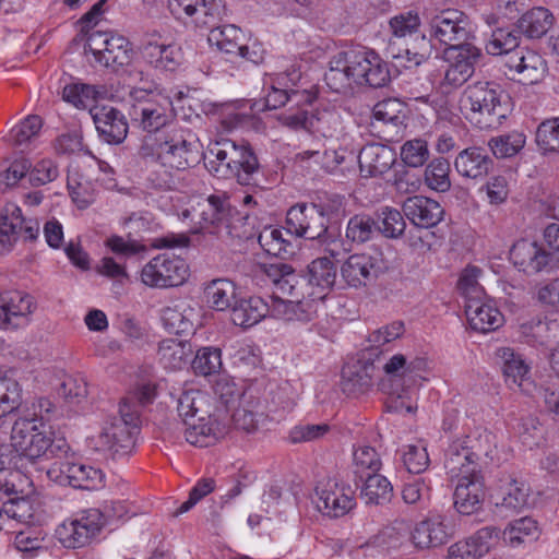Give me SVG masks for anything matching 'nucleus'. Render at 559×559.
I'll return each instance as SVG.
<instances>
[{
    "label": "nucleus",
    "instance_id": "f257e3e1",
    "mask_svg": "<svg viewBox=\"0 0 559 559\" xmlns=\"http://www.w3.org/2000/svg\"><path fill=\"white\" fill-rule=\"evenodd\" d=\"M55 404L47 397H39L31 412L20 416L12 425L10 441L21 462L36 464L57 452H66L64 440H55V431L49 424Z\"/></svg>",
    "mask_w": 559,
    "mask_h": 559
},
{
    "label": "nucleus",
    "instance_id": "f03ea898",
    "mask_svg": "<svg viewBox=\"0 0 559 559\" xmlns=\"http://www.w3.org/2000/svg\"><path fill=\"white\" fill-rule=\"evenodd\" d=\"M324 80L333 92L345 93L355 85L384 86L390 80V72L386 62L376 51L353 47L332 56Z\"/></svg>",
    "mask_w": 559,
    "mask_h": 559
},
{
    "label": "nucleus",
    "instance_id": "7ed1b4c3",
    "mask_svg": "<svg viewBox=\"0 0 559 559\" xmlns=\"http://www.w3.org/2000/svg\"><path fill=\"white\" fill-rule=\"evenodd\" d=\"M259 272L284 296L322 300L336 281V266L328 257L312 260L301 276L285 263L262 264Z\"/></svg>",
    "mask_w": 559,
    "mask_h": 559
},
{
    "label": "nucleus",
    "instance_id": "20e7f679",
    "mask_svg": "<svg viewBox=\"0 0 559 559\" xmlns=\"http://www.w3.org/2000/svg\"><path fill=\"white\" fill-rule=\"evenodd\" d=\"M141 157L164 169L168 177L174 170H185L198 164L201 153L194 134L179 127L164 129L145 138Z\"/></svg>",
    "mask_w": 559,
    "mask_h": 559
},
{
    "label": "nucleus",
    "instance_id": "39448f33",
    "mask_svg": "<svg viewBox=\"0 0 559 559\" xmlns=\"http://www.w3.org/2000/svg\"><path fill=\"white\" fill-rule=\"evenodd\" d=\"M459 110L480 130L497 129L511 114V98L498 84L478 81L463 90L459 98Z\"/></svg>",
    "mask_w": 559,
    "mask_h": 559
},
{
    "label": "nucleus",
    "instance_id": "423d86ee",
    "mask_svg": "<svg viewBox=\"0 0 559 559\" xmlns=\"http://www.w3.org/2000/svg\"><path fill=\"white\" fill-rule=\"evenodd\" d=\"M174 210L178 218L186 223L193 234L216 233L228 228L235 212L229 195L223 191L204 195L176 197Z\"/></svg>",
    "mask_w": 559,
    "mask_h": 559
},
{
    "label": "nucleus",
    "instance_id": "0eeeda50",
    "mask_svg": "<svg viewBox=\"0 0 559 559\" xmlns=\"http://www.w3.org/2000/svg\"><path fill=\"white\" fill-rule=\"evenodd\" d=\"M140 425L139 407L129 399L122 400L118 415L108 417L95 437L96 449L108 452L114 457L131 454L140 433Z\"/></svg>",
    "mask_w": 559,
    "mask_h": 559
},
{
    "label": "nucleus",
    "instance_id": "6e6552de",
    "mask_svg": "<svg viewBox=\"0 0 559 559\" xmlns=\"http://www.w3.org/2000/svg\"><path fill=\"white\" fill-rule=\"evenodd\" d=\"M206 167L217 178H235L240 185H248L258 170L259 163L254 153L245 145L223 139L207 148Z\"/></svg>",
    "mask_w": 559,
    "mask_h": 559
},
{
    "label": "nucleus",
    "instance_id": "1a4fd4ad",
    "mask_svg": "<svg viewBox=\"0 0 559 559\" xmlns=\"http://www.w3.org/2000/svg\"><path fill=\"white\" fill-rule=\"evenodd\" d=\"M129 102L132 106L131 116L140 121L144 130L158 133L174 127L170 122L175 112L169 96L160 92L132 87L129 90Z\"/></svg>",
    "mask_w": 559,
    "mask_h": 559
},
{
    "label": "nucleus",
    "instance_id": "9d476101",
    "mask_svg": "<svg viewBox=\"0 0 559 559\" xmlns=\"http://www.w3.org/2000/svg\"><path fill=\"white\" fill-rule=\"evenodd\" d=\"M301 81L300 68L295 63L283 72L267 74L264 80L265 107L276 109L289 100H294L297 105L312 104L317 98V92L312 88H304Z\"/></svg>",
    "mask_w": 559,
    "mask_h": 559
},
{
    "label": "nucleus",
    "instance_id": "9b49d317",
    "mask_svg": "<svg viewBox=\"0 0 559 559\" xmlns=\"http://www.w3.org/2000/svg\"><path fill=\"white\" fill-rule=\"evenodd\" d=\"M313 502L317 510L326 518L338 519L356 508L354 488L337 477H329L318 481L314 488Z\"/></svg>",
    "mask_w": 559,
    "mask_h": 559
},
{
    "label": "nucleus",
    "instance_id": "f8f14e48",
    "mask_svg": "<svg viewBox=\"0 0 559 559\" xmlns=\"http://www.w3.org/2000/svg\"><path fill=\"white\" fill-rule=\"evenodd\" d=\"M104 526V516L99 509L91 508L80 511L60 523L55 536L68 549L88 545Z\"/></svg>",
    "mask_w": 559,
    "mask_h": 559
},
{
    "label": "nucleus",
    "instance_id": "ddd939ff",
    "mask_svg": "<svg viewBox=\"0 0 559 559\" xmlns=\"http://www.w3.org/2000/svg\"><path fill=\"white\" fill-rule=\"evenodd\" d=\"M189 275L186 261L177 255L162 253L151 259L141 271V281L150 287H174L183 284Z\"/></svg>",
    "mask_w": 559,
    "mask_h": 559
},
{
    "label": "nucleus",
    "instance_id": "4468645a",
    "mask_svg": "<svg viewBox=\"0 0 559 559\" xmlns=\"http://www.w3.org/2000/svg\"><path fill=\"white\" fill-rule=\"evenodd\" d=\"M86 48L99 63L111 68L128 64L132 51L124 36L102 32H94L88 36Z\"/></svg>",
    "mask_w": 559,
    "mask_h": 559
},
{
    "label": "nucleus",
    "instance_id": "2eb2a0df",
    "mask_svg": "<svg viewBox=\"0 0 559 559\" xmlns=\"http://www.w3.org/2000/svg\"><path fill=\"white\" fill-rule=\"evenodd\" d=\"M481 58V50L474 45L448 47L445 60L448 68L444 73L442 86L457 88L462 86L475 72V67Z\"/></svg>",
    "mask_w": 559,
    "mask_h": 559
},
{
    "label": "nucleus",
    "instance_id": "dca6fc26",
    "mask_svg": "<svg viewBox=\"0 0 559 559\" xmlns=\"http://www.w3.org/2000/svg\"><path fill=\"white\" fill-rule=\"evenodd\" d=\"M326 216L321 205L299 203L286 214V233L314 239L326 231Z\"/></svg>",
    "mask_w": 559,
    "mask_h": 559
},
{
    "label": "nucleus",
    "instance_id": "f3484780",
    "mask_svg": "<svg viewBox=\"0 0 559 559\" xmlns=\"http://www.w3.org/2000/svg\"><path fill=\"white\" fill-rule=\"evenodd\" d=\"M429 26L430 36L449 47L463 46L461 43L465 41L469 34L466 15L454 9L443 10L435 15Z\"/></svg>",
    "mask_w": 559,
    "mask_h": 559
},
{
    "label": "nucleus",
    "instance_id": "a211bd4d",
    "mask_svg": "<svg viewBox=\"0 0 559 559\" xmlns=\"http://www.w3.org/2000/svg\"><path fill=\"white\" fill-rule=\"evenodd\" d=\"M35 308L34 298L24 292L0 293V328L17 329L26 325Z\"/></svg>",
    "mask_w": 559,
    "mask_h": 559
},
{
    "label": "nucleus",
    "instance_id": "6ab92c4d",
    "mask_svg": "<svg viewBox=\"0 0 559 559\" xmlns=\"http://www.w3.org/2000/svg\"><path fill=\"white\" fill-rule=\"evenodd\" d=\"M218 415L211 413L195 419L183 420L187 426L185 429L186 440L195 447L206 448L215 444L224 438L229 431V425L221 423Z\"/></svg>",
    "mask_w": 559,
    "mask_h": 559
},
{
    "label": "nucleus",
    "instance_id": "aec40b11",
    "mask_svg": "<svg viewBox=\"0 0 559 559\" xmlns=\"http://www.w3.org/2000/svg\"><path fill=\"white\" fill-rule=\"evenodd\" d=\"M510 260L526 274L544 271L551 262V254L537 241L521 239L510 250Z\"/></svg>",
    "mask_w": 559,
    "mask_h": 559
},
{
    "label": "nucleus",
    "instance_id": "412c9836",
    "mask_svg": "<svg viewBox=\"0 0 559 559\" xmlns=\"http://www.w3.org/2000/svg\"><path fill=\"white\" fill-rule=\"evenodd\" d=\"M142 51L151 64L166 70L175 69L180 55L169 38L158 31H151L144 35Z\"/></svg>",
    "mask_w": 559,
    "mask_h": 559
},
{
    "label": "nucleus",
    "instance_id": "4be33fe9",
    "mask_svg": "<svg viewBox=\"0 0 559 559\" xmlns=\"http://www.w3.org/2000/svg\"><path fill=\"white\" fill-rule=\"evenodd\" d=\"M91 116L100 138L109 144L121 143L128 133V123L117 109L110 106L91 108Z\"/></svg>",
    "mask_w": 559,
    "mask_h": 559
},
{
    "label": "nucleus",
    "instance_id": "5701e85b",
    "mask_svg": "<svg viewBox=\"0 0 559 559\" xmlns=\"http://www.w3.org/2000/svg\"><path fill=\"white\" fill-rule=\"evenodd\" d=\"M360 175L365 178L378 177L388 173L396 160L393 148L384 144H367L357 156Z\"/></svg>",
    "mask_w": 559,
    "mask_h": 559
},
{
    "label": "nucleus",
    "instance_id": "b1692460",
    "mask_svg": "<svg viewBox=\"0 0 559 559\" xmlns=\"http://www.w3.org/2000/svg\"><path fill=\"white\" fill-rule=\"evenodd\" d=\"M380 271V260L370 253H355L349 255L341 266V276L348 286H365L374 278Z\"/></svg>",
    "mask_w": 559,
    "mask_h": 559
},
{
    "label": "nucleus",
    "instance_id": "393cba45",
    "mask_svg": "<svg viewBox=\"0 0 559 559\" xmlns=\"http://www.w3.org/2000/svg\"><path fill=\"white\" fill-rule=\"evenodd\" d=\"M444 467L451 480L481 476L479 461L460 438L449 445Z\"/></svg>",
    "mask_w": 559,
    "mask_h": 559
},
{
    "label": "nucleus",
    "instance_id": "a878e982",
    "mask_svg": "<svg viewBox=\"0 0 559 559\" xmlns=\"http://www.w3.org/2000/svg\"><path fill=\"white\" fill-rule=\"evenodd\" d=\"M403 212L411 223L420 228H431L438 225L444 214L439 202L423 195L407 198L403 203Z\"/></svg>",
    "mask_w": 559,
    "mask_h": 559
},
{
    "label": "nucleus",
    "instance_id": "bb28decb",
    "mask_svg": "<svg viewBox=\"0 0 559 559\" xmlns=\"http://www.w3.org/2000/svg\"><path fill=\"white\" fill-rule=\"evenodd\" d=\"M465 314L469 326L480 333L495 331L504 321L500 310L491 300L487 299V296L465 302Z\"/></svg>",
    "mask_w": 559,
    "mask_h": 559
},
{
    "label": "nucleus",
    "instance_id": "cd10ccee",
    "mask_svg": "<svg viewBox=\"0 0 559 559\" xmlns=\"http://www.w3.org/2000/svg\"><path fill=\"white\" fill-rule=\"evenodd\" d=\"M451 481L455 485L453 499L457 512L469 515L478 511L484 500L483 477H463Z\"/></svg>",
    "mask_w": 559,
    "mask_h": 559
},
{
    "label": "nucleus",
    "instance_id": "c85d7f7f",
    "mask_svg": "<svg viewBox=\"0 0 559 559\" xmlns=\"http://www.w3.org/2000/svg\"><path fill=\"white\" fill-rule=\"evenodd\" d=\"M168 9L176 20L204 15L203 23L209 24L222 17L225 12L223 0H168Z\"/></svg>",
    "mask_w": 559,
    "mask_h": 559
},
{
    "label": "nucleus",
    "instance_id": "c756f323",
    "mask_svg": "<svg viewBox=\"0 0 559 559\" xmlns=\"http://www.w3.org/2000/svg\"><path fill=\"white\" fill-rule=\"evenodd\" d=\"M506 66L516 73L523 75L528 83H537L547 72V63L535 50L518 48L506 59Z\"/></svg>",
    "mask_w": 559,
    "mask_h": 559
},
{
    "label": "nucleus",
    "instance_id": "7c9ffc66",
    "mask_svg": "<svg viewBox=\"0 0 559 559\" xmlns=\"http://www.w3.org/2000/svg\"><path fill=\"white\" fill-rule=\"evenodd\" d=\"M451 534L441 515H433L417 523L412 532L416 548L429 549L448 543Z\"/></svg>",
    "mask_w": 559,
    "mask_h": 559
},
{
    "label": "nucleus",
    "instance_id": "2f4dec72",
    "mask_svg": "<svg viewBox=\"0 0 559 559\" xmlns=\"http://www.w3.org/2000/svg\"><path fill=\"white\" fill-rule=\"evenodd\" d=\"M492 167V159L486 150L471 146L461 151L454 159V168L462 177L480 179L488 175Z\"/></svg>",
    "mask_w": 559,
    "mask_h": 559
},
{
    "label": "nucleus",
    "instance_id": "473e14b6",
    "mask_svg": "<svg viewBox=\"0 0 559 559\" xmlns=\"http://www.w3.org/2000/svg\"><path fill=\"white\" fill-rule=\"evenodd\" d=\"M556 17L545 7H534L525 11L516 21V31L527 39L543 38L555 25Z\"/></svg>",
    "mask_w": 559,
    "mask_h": 559
},
{
    "label": "nucleus",
    "instance_id": "72a5a7b5",
    "mask_svg": "<svg viewBox=\"0 0 559 559\" xmlns=\"http://www.w3.org/2000/svg\"><path fill=\"white\" fill-rule=\"evenodd\" d=\"M274 287V296L271 297L269 304L270 317L285 321H306L309 319L308 314V300L309 298H296L294 296H284Z\"/></svg>",
    "mask_w": 559,
    "mask_h": 559
},
{
    "label": "nucleus",
    "instance_id": "f704fd0d",
    "mask_svg": "<svg viewBox=\"0 0 559 559\" xmlns=\"http://www.w3.org/2000/svg\"><path fill=\"white\" fill-rule=\"evenodd\" d=\"M269 311V302L259 296H251L237 300L231 308V321L235 325L248 329L264 319Z\"/></svg>",
    "mask_w": 559,
    "mask_h": 559
},
{
    "label": "nucleus",
    "instance_id": "c9c22d12",
    "mask_svg": "<svg viewBox=\"0 0 559 559\" xmlns=\"http://www.w3.org/2000/svg\"><path fill=\"white\" fill-rule=\"evenodd\" d=\"M238 288L228 278H215L204 287V298L207 306L216 311L231 309L237 302Z\"/></svg>",
    "mask_w": 559,
    "mask_h": 559
},
{
    "label": "nucleus",
    "instance_id": "e433bc0d",
    "mask_svg": "<svg viewBox=\"0 0 559 559\" xmlns=\"http://www.w3.org/2000/svg\"><path fill=\"white\" fill-rule=\"evenodd\" d=\"M498 356L502 359L501 369L506 384L511 389H522L524 382L530 380L531 370L522 355L503 347L498 350Z\"/></svg>",
    "mask_w": 559,
    "mask_h": 559
},
{
    "label": "nucleus",
    "instance_id": "4c0bfd02",
    "mask_svg": "<svg viewBox=\"0 0 559 559\" xmlns=\"http://www.w3.org/2000/svg\"><path fill=\"white\" fill-rule=\"evenodd\" d=\"M25 219L22 210L13 204H7L0 214V251H7L16 242L22 233Z\"/></svg>",
    "mask_w": 559,
    "mask_h": 559
},
{
    "label": "nucleus",
    "instance_id": "58836bf2",
    "mask_svg": "<svg viewBox=\"0 0 559 559\" xmlns=\"http://www.w3.org/2000/svg\"><path fill=\"white\" fill-rule=\"evenodd\" d=\"M337 145L330 144L322 153L320 167L326 173H334L347 159L354 158L357 151L353 136L347 133L337 136Z\"/></svg>",
    "mask_w": 559,
    "mask_h": 559
},
{
    "label": "nucleus",
    "instance_id": "ea45409f",
    "mask_svg": "<svg viewBox=\"0 0 559 559\" xmlns=\"http://www.w3.org/2000/svg\"><path fill=\"white\" fill-rule=\"evenodd\" d=\"M192 353L189 342L167 338L159 343L158 359L164 368L169 370H181L188 364Z\"/></svg>",
    "mask_w": 559,
    "mask_h": 559
},
{
    "label": "nucleus",
    "instance_id": "a19ab883",
    "mask_svg": "<svg viewBox=\"0 0 559 559\" xmlns=\"http://www.w3.org/2000/svg\"><path fill=\"white\" fill-rule=\"evenodd\" d=\"M212 397L201 390H187L178 400V413L183 420L195 419L203 415H210L213 411Z\"/></svg>",
    "mask_w": 559,
    "mask_h": 559
},
{
    "label": "nucleus",
    "instance_id": "79ce46f5",
    "mask_svg": "<svg viewBox=\"0 0 559 559\" xmlns=\"http://www.w3.org/2000/svg\"><path fill=\"white\" fill-rule=\"evenodd\" d=\"M360 496L366 504L382 506L391 501L393 486L383 475L367 474Z\"/></svg>",
    "mask_w": 559,
    "mask_h": 559
},
{
    "label": "nucleus",
    "instance_id": "37998d69",
    "mask_svg": "<svg viewBox=\"0 0 559 559\" xmlns=\"http://www.w3.org/2000/svg\"><path fill=\"white\" fill-rule=\"evenodd\" d=\"M242 38L241 29L233 24L214 27L207 36L211 46L231 57L239 52Z\"/></svg>",
    "mask_w": 559,
    "mask_h": 559
},
{
    "label": "nucleus",
    "instance_id": "c03bdc74",
    "mask_svg": "<svg viewBox=\"0 0 559 559\" xmlns=\"http://www.w3.org/2000/svg\"><path fill=\"white\" fill-rule=\"evenodd\" d=\"M370 367L360 361L346 364L342 369V390L355 394L368 389L371 384Z\"/></svg>",
    "mask_w": 559,
    "mask_h": 559
},
{
    "label": "nucleus",
    "instance_id": "a18cd8bd",
    "mask_svg": "<svg viewBox=\"0 0 559 559\" xmlns=\"http://www.w3.org/2000/svg\"><path fill=\"white\" fill-rule=\"evenodd\" d=\"M539 535L538 525L532 518L525 516L511 522L503 531V540L512 547L532 543Z\"/></svg>",
    "mask_w": 559,
    "mask_h": 559
},
{
    "label": "nucleus",
    "instance_id": "49530a36",
    "mask_svg": "<svg viewBox=\"0 0 559 559\" xmlns=\"http://www.w3.org/2000/svg\"><path fill=\"white\" fill-rule=\"evenodd\" d=\"M528 500V487L516 479L503 485L495 496L496 506L510 510H522Z\"/></svg>",
    "mask_w": 559,
    "mask_h": 559
},
{
    "label": "nucleus",
    "instance_id": "de8ad7c7",
    "mask_svg": "<svg viewBox=\"0 0 559 559\" xmlns=\"http://www.w3.org/2000/svg\"><path fill=\"white\" fill-rule=\"evenodd\" d=\"M312 128L310 132L319 133L325 139H337L343 134L341 116L331 109H316L311 115Z\"/></svg>",
    "mask_w": 559,
    "mask_h": 559
},
{
    "label": "nucleus",
    "instance_id": "09e8293b",
    "mask_svg": "<svg viewBox=\"0 0 559 559\" xmlns=\"http://www.w3.org/2000/svg\"><path fill=\"white\" fill-rule=\"evenodd\" d=\"M526 143V135L521 131H511L493 136L488 146L497 158H510L520 153Z\"/></svg>",
    "mask_w": 559,
    "mask_h": 559
},
{
    "label": "nucleus",
    "instance_id": "8fccbe9b",
    "mask_svg": "<svg viewBox=\"0 0 559 559\" xmlns=\"http://www.w3.org/2000/svg\"><path fill=\"white\" fill-rule=\"evenodd\" d=\"M261 248L270 255L285 257L293 252L292 242L284 237V230L276 226H266L259 234Z\"/></svg>",
    "mask_w": 559,
    "mask_h": 559
},
{
    "label": "nucleus",
    "instance_id": "3c124183",
    "mask_svg": "<svg viewBox=\"0 0 559 559\" xmlns=\"http://www.w3.org/2000/svg\"><path fill=\"white\" fill-rule=\"evenodd\" d=\"M67 472L70 473V486L74 488L92 490L103 485V472L91 465L71 462Z\"/></svg>",
    "mask_w": 559,
    "mask_h": 559
},
{
    "label": "nucleus",
    "instance_id": "603ef678",
    "mask_svg": "<svg viewBox=\"0 0 559 559\" xmlns=\"http://www.w3.org/2000/svg\"><path fill=\"white\" fill-rule=\"evenodd\" d=\"M191 367L195 374L212 376L218 373L223 367L222 350L214 346H204L197 350Z\"/></svg>",
    "mask_w": 559,
    "mask_h": 559
},
{
    "label": "nucleus",
    "instance_id": "864d4df0",
    "mask_svg": "<svg viewBox=\"0 0 559 559\" xmlns=\"http://www.w3.org/2000/svg\"><path fill=\"white\" fill-rule=\"evenodd\" d=\"M426 185L438 192H445L451 187L450 163L444 158H435L425 169Z\"/></svg>",
    "mask_w": 559,
    "mask_h": 559
},
{
    "label": "nucleus",
    "instance_id": "5fc2aeb1",
    "mask_svg": "<svg viewBox=\"0 0 559 559\" xmlns=\"http://www.w3.org/2000/svg\"><path fill=\"white\" fill-rule=\"evenodd\" d=\"M481 274V269L476 265H467L461 272L457 281V289L465 297V302L471 301V299H480L486 297V293L479 284Z\"/></svg>",
    "mask_w": 559,
    "mask_h": 559
},
{
    "label": "nucleus",
    "instance_id": "6e6d98bb",
    "mask_svg": "<svg viewBox=\"0 0 559 559\" xmlns=\"http://www.w3.org/2000/svg\"><path fill=\"white\" fill-rule=\"evenodd\" d=\"M460 439L478 461L483 456H491L496 449V436L487 429H476L471 435Z\"/></svg>",
    "mask_w": 559,
    "mask_h": 559
},
{
    "label": "nucleus",
    "instance_id": "4d7b16f0",
    "mask_svg": "<svg viewBox=\"0 0 559 559\" xmlns=\"http://www.w3.org/2000/svg\"><path fill=\"white\" fill-rule=\"evenodd\" d=\"M22 403V389L14 379L0 378V418L11 414Z\"/></svg>",
    "mask_w": 559,
    "mask_h": 559
},
{
    "label": "nucleus",
    "instance_id": "13d9d810",
    "mask_svg": "<svg viewBox=\"0 0 559 559\" xmlns=\"http://www.w3.org/2000/svg\"><path fill=\"white\" fill-rule=\"evenodd\" d=\"M98 97V91L93 85L87 84H70L64 86L62 98L75 106L76 108H93V104Z\"/></svg>",
    "mask_w": 559,
    "mask_h": 559
},
{
    "label": "nucleus",
    "instance_id": "bf43d9fd",
    "mask_svg": "<svg viewBox=\"0 0 559 559\" xmlns=\"http://www.w3.org/2000/svg\"><path fill=\"white\" fill-rule=\"evenodd\" d=\"M519 38L509 28H496L491 33V37L486 44V50L489 55L509 57L511 52L518 50Z\"/></svg>",
    "mask_w": 559,
    "mask_h": 559
},
{
    "label": "nucleus",
    "instance_id": "052dcab7",
    "mask_svg": "<svg viewBox=\"0 0 559 559\" xmlns=\"http://www.w3.org/2000/svg\"><path fill=\"white\" fill-rule=\"evenodd\" d=\"M356 473L364 474L378 473L382 466L380 455L377 450L369 445H358L353 453Z\"/></svg>",
    "mask_w": 559,
    "mask_h": 559
},
{
    "label": "nucleus",
    "instance_id": "680f3d73",
    "mask_svg": "<svg viewBox=\"0 0 559 559\" xmlns=\"http://www.w3.org/2000/svg\"><path fill=\"white\" fill-rule=\"evenodd\" d=\"M420 17L416 11L400 13L390 20V28L395 38L412 37L419 33Z\"/></svg>",
    "mask_w": 559,
    "mask_h": 559
},
{
    "label": "nucleus",
    "instance_id": "e2e57ef3",
    "mask_svg": "<svg viewBox=\"0 0 559 559\" xmlns=\"http://www.w3.org/2000/svg\"><path fill=\"white\" fill-rule=\"evenodd\" d=\"M401 158L408 167H420L429 158L428 143L424 139H412L401 146Z\"/></svg>",
    "mask_w": 559,
    "mask_h": 559
},
{
    "label": "nucleus",
    "instance_id": "0e129e2a",
    "mask_svg": "<svg viewBox=\"0 0 559 559\" xmlns=\"http://www.w3.org/2000/svg\"><path fill=\"white\" fill-rule=\"evenodd\" d=\"M403 462L409 473L419 474L425 472L430 464L426 444L418 442L406 445L403 451Z\"/></svg>",
    "mask_w": 559,
    "mask_h": 559
},
{
    "label": "nucleus",
    "instance_id": "69168bd1",
    "mask_svg": "<svg viewBox=\"0 0 559 559\" xmlns=\"http://www.w3.org/2000/svg\"><path fill=\"white\" fill-rule=\"evenodd\" d=\"M536 143L545 153L559 152V118L546 120L539 124Z\"/></svg>",
    "mask_w": 559,
    "mask_h": 559
},
{
    "label": "nucleus",
    "instance_id": "338daca9",
    "mask_svg": "<svg viewBox=\"0 0 559 559\" xmlns=\"http://www.w3.org/2000/svg\"><path fill=\"white\" fill-rule=\"evenodd\" d=\"M406 224L402 213L392 207H384L380 213L379 230L389 238H396L405 230Z\"/></svg>",
    "mask_w": 559,
    "mask_h": 559
},
{
    "label": "nucleus",
    "instance_id": "774afa93",
    "mask_svg": "<svg viewBox=\"0 0 559 559\" xmlns=\"http://www.w3.org/2000/svg\"><path fill=\"white\" fill-rule=\"evenodd\" d=\"M43 122L39 116H28L21 123L11 129L10 141L14 145H22L36 136L41 129Z\"/></svg>",
    "mask_w": 559,
    "mask_h": 559
}]
</instances>
